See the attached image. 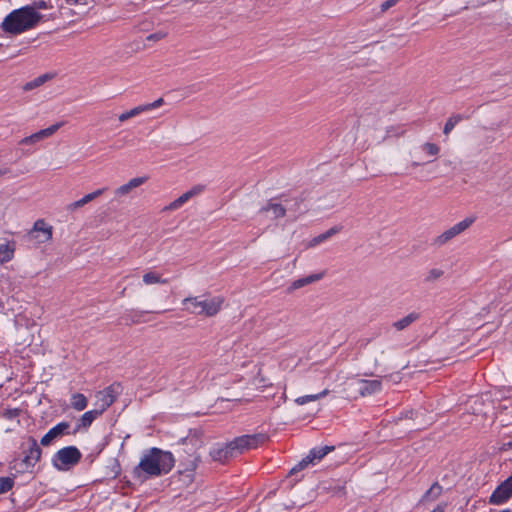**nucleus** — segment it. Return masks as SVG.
<instances>
[{"label": "nucleus", "mask_w": 512, "mask_h": 512, "mask_svg": "<svg viewBox=\"0 0 512 512\" xmlns=\"http://www.w3.org/2000/svg\"><path fill=\"white\" fill-rule=\"evenodd\" d=\"M174 457L171 452L163 451L159 448H151L146 451L139 464L134 468L133 473L138 478L142 476L158 477L167 474L174 466Z\"/></svg>", "instance_id": "obj_1"}, {"label": "nucleus", "mask_w": 512, "mask_h": 512, "mask_svg": "<svg viewBox=\"0 0 512 512\" xmlns=\"http://www.w3.org/2000/svg\"><path fill=\"white\" fill-rule=\"evenodd\" d=\"M42 15L34 7L25 6L10 12L2 21L0 28L8 34L17 35L34 28Z\"/></svg>", "instance_id": "obj_2"}, {"label": "nucleus", "mask_w": 512, "mask_h": 512, "mask_svg": "<svg viewBox=\"0 0 512 512\" xmlns=\"http://www.w3.org/2000/svg\"><path fill=\"white\" fill-rule=\"evenodd\" d=\"M225 299L223 296H212L205 293L198 296H188L182 300L183 310L189 314L202 317H214L223 307Z\"/></svg>", "instance_id": "obj_3"}, {"label": "nucleus", "mask_w": 512, "mask_h": 512, "mask_svg": "<svg viewBox=\"0 0 512 512\" xmlns=\"http://www.w3.org/2000/svg\"><path fill=\"white\" fill-rule=\"evenodd\" d=\"M266 434L257 433L251 435H242L236 437L230 442V449H233L234 455L242 454L251 449H255L267 441Z\"/></svg>", "instance_id": "obj_4"}, {"label": "nucleus", "mask_w": 512, "mask_h": 512, "mask_svg": "<svg viewBox=\"0 0 512 512\" xmlns=\"http://www.w3.org/2000/svg\"><path fill=\"white\" fill-rule=\"evenodd\" d=\"M27 444L28 448L25 451V456L19 463L20 468H17L16 462L10 467L11 469H15L17 472L30 471L41 458L42 451L37 441L30 437Z\"/></svg>", "instance_id": "obj_5"}, {"label": "nucleus", "mask_w": 512, "mask_h": 512, "mask_svg": "<svg viewBox=\"0 0 512 512\" xmlns=\"http://www.w3.org/2000/svg\"><path fill=\"white\" fill-rule=\"evenodd\" d=\"M81 459V452L75 446L60 449L53 457V465L58 470H67Z\"/></svg>", "instance_id": "obj_6"}, {"label": "nucleus", "mask_w": 512, "mask_h": 512, "mask_svg": "<svg viewBox=\"0 0 512 512\" xmlns=\"http://www.w3.org/2000/svg\"><path fill=\"white\" fill-rule=\"evenodd\" d=\"M475 221V218L467 217L463 219L462 221L456 223L449 229L445 230L441 234H439L437 237L434 238L433 244L436 246H443L449 241H451L453 238L458 236L459 234L466 231Z\"/></svg>", "instance_id": "obj_7"}, {"label": "nucleus", "mask_w": 512, "mask_h": 512, "mask_svg": "<svg viewBox=\"0 0 512 512\" xmlns=\"http://www.w3.org/2000/svg\"><path fill=\"white\" fill-rule=\"evenodd\" d=\"M118 388L119 385H110L96 393L95 406L101 415L116 401Z\"/></svg>", "instance_id": "obj_8"}, {"label": "nucleus", "mask_w": 512, "mask_h": 512, "mask_svg": "<svg viewBox=\"0 0 512 512\" xmlns=\"http://www.w3.org/2000/svg\"><path fill=\"white\" fill-rule=\"evenodd\" d=\"M63 124H64V122H58V123H55L45 129H41L29 136L22 138L19 141V144L33 146V145L37 144L38 142L51 137L54 133H56L58 131V129L60 127L63 126Z\"/></svg>", "instance_id": "obj_9"}, {"label": "nucleus", "mask_w": 512, "mask_h": 512, "mask_svg": "<svg viewBox=\"0 0 512 512\" xmlns=\"http://www.w3.org/2000/svg\"><path fill=\"white\" fill-rule=\"evenodd\" d=\"M52 235L53 227L48 225L43 219L36 220L29 231V236L37 239L38 243L49 242L52 239Z\"/></svg>", "instance_id": "obj_10"}, {"label": "nucleus", "mask_w": 512, "mask_h": 512, "mask_svg": "<svg viewBox=\"0 0 512 512\" xmlns=\"http://www.w3.org/2000/svg\"><path fill=\"white\" fill-rule=\"evenodd\" d=\"M512 497V475L502 482L491 494L489 502L499 505Z\"/></svg>", "instance_id": "obj_11"}, {"label": "nucleus", "mask_w": 512, "mask_h": 512, "mask_svg": "<svg viewBox=\"0 0 512 512\" xmlns=\"http://www.w3.org/2000/svg\"><path fill=\"white\" fill-rule=\"evenodd\" d=\"M334 449L333 446H324L321 448L312 449L309 454L303 458L293 469L292 472L302 470L307 467L309 464H313L316 460H321L325 455L331 452Z\"/></svg>", "instance_id": "obj_12"}, {"label": "nucleus", "mask_w": 512, "mask_h": 512, "mask_svg": "<svg viewBox=\"0 0 512 512\" xmlns=\"http://www.w3.org/2000/svg\"><path fill=\"white\" fill-rule=\"evenodd\" d=\"M148 180L147 176L135 177L130 179L127 183L120 185L114 190V195L116 198H123L132 193V191L141 185H143Z\"/></svg>", "instance_id": "obj_13"}, {"label": "nucleus", "mask_w": 512, "mask_h": 512, "mask_svg": "<svg viewBox=\"0 0 512 512\" xmlns=\"http://www.w3.org/2000/svg\"><path fill=\"white\" fill-rule=\"evenodd\" d=\"M16 251V242L14 240L4 239L0 242V265L13 260Z\"/></svg>", "instance_id": "obj_14"}, {"label": "nucleus", "mask_w": 512, "mask_h": 512, "mask_svg": "<svg viewBox=\"0 0 512 512\" xmlns=\"http://www.w3.org/2000/svg\"><path fill=\"white\" fill-rule=\"evenodd\" d=\"M210 455L214 461L225 462L235 457L233 449H230V442L224 446H217L211 449Z\"/></svg>", "instance_id": "obj_15"}, {"label": "nucleus", "mask_w": 512, "mask_h": 512, "mask_svg": "<svg viewBox=\"0 0 512 512\" xmlns=\"http://www.w3.org/2000/svg\"><path fill=\"white\" fill-rule=\"evenodd\" d=\"M106 190V188H100V189H97L89 194H86L84 197H82L81 199L73 202V203H70L68 206H67V210L68 211H75L81 207H83L84 205H86L87 203L93 201L94 199H96L97 197L101 196L104 191Z\"/></svg>", "instance_id": "obj_16"}, {"label": "nucleus", "mask_w": 512, "mask_h": 512, "mask_svg": "<svg viewBox=\"0 0 512 512\" xmlns=\"http://www.w3.org/2000/svg\"><path fill=\"white\" fill-rule=\"evenodd\" d=\"M286 207L281 203L270 200L260 209V213H272L274 219L282 218L286 215Z\"/></svg>", "instance_id": "obj_17"}, {"label": "nucleus", "mask_w": 512, "mask_h": 512, "mask_svg": "<svg viewBox=\"0 0 512 512\" xmlns=\"http://www.w3.org/2000/svg\"><path fill=\"white\" fill-rule=\"evenodd\" d=\"M359 392L362 396L371 395L381 390L382 384L378 379L375 380H360Z\"/></svg>", "instance_id": "obj_18"}, {"label": "nucleus", "mask_w": 512, "mask_h": 512, "mask_svg": "<svg viewBox=\"0 0 512 512\" xmlns=\"http://www.w3.org/2000/svg\"><path fill=\"white\" fill-rule=\"evenodd\" d=\"M100 416L101 414L96 408L85 412L78 420L75 432L89 428L93 421Z\"/></svg>", "instance_id": "obj_19"}, {"label": "nucleus", "mask_w": 512, "mask_h": 512, "mask_svg": "<svg viewBox=\"0 0 512 512\" xmlns=\"http://www.w3.org/2000/svg\"><path fill=\"white\" fill-rule=\"evenodd\" d=\"M142 282L146 286H151L157 284L166 285L169 281L168 279L163 278L161 273L150 269L145 271L142 275Z\"/></svg>", "instance_id": "obj_20"}, {"label": "nucleus", "mask_w": 512, "mask_h": 512, "mask_svg": "<svg viewBox=\"0 0 512 512\" xmlns=\"http://www.w3.org/2000/svg\"><path fill=\"white\" fill-rule=\"evenodd\" d=\"M442 492H443L442 486L438 482H435L422 496V498L420 499V503L425 504V503L433 502L441 496Z\"/></svg>", "instance_id": "obj_21"}, {"label": "nucleus", "mask_w": 512, "mask_h": 512, "mask_svg": "<svg viewBox=\"0 0 512 512\" xmlns=\"http://www.w3.org/2000/svg\"><path fill=\"white\" fill-rule=\"evenodd\" d=\"M420 317V314L417 312H411L404 316L403 318L395 321L392 326L397 330L401 331L406 329L408 326H410L412 323L417 321Z\"/></svg>", "instance_id": "obj_22"}, {"label": "nucleus", "mask_w": 512, "mask_h": 512, "mask_svg": "<svg viewBox=\"0 0 512 512\" xmlns=\"http://www.w3.org/2000/svg\"><path fill=\"white\" fill-rule=\"evenodd\" d=\"M339 231H340V228L337 226H334V227L328 229L326 232L319 234L318 236L311 239L310 242L308 243V247L311 248V247H315V246L319 245L320 243L326 241L333 235L337 234Z\"/></svg>", "instance_id": "obj_23"}, {"label": "nucleus", "mask_w": 512, "mask_h": 512, "mask_svg": "<svg viewBox=\"0 0 512 512\" xmlns=\"http://www.w3.org/2000/svg\"><path fill=\"white\" fill-rule=\"evenodd\" d=\"M322 278V274H312L292 282L290 290H297Z\"/></svg>", "instance_id": "obj_24"}, {"label": "nucleus", "mask_w": 512, "mask_h": 512, "mask_svg": "<svg viewBox=\"0 0 512 512\" xmlns=\"http://www.w3.org/2000/svg\"><path fill=\"white\" fill-rule=\"evenodd\" d=\"M88 401L84 394L74 393L71 396V406L77 411H83L87 407Z\"/></svg>", "instance_id": "obj_25"}, {"label": "nucleus", "mask_w": 512, "mask_h": 512, "mask_svg": "<svg viewBox=\"0 0 512 512\" xmlns=\"http://www.w3.org/2000/svg\"><path fill=\"white\" fill-rule=\"evenodd\" d=\"M190 196L188 192L183 193L177 199L172 201L169 205L164 207L163 211H172L179 209L182 205H184L188 200H190Z\"/></svg>", "instance_id": "obj_26"}, {"label": "nucleus", "mask_w": 512, "mask_h": 512, "mask_svg": "<svg viewBox=\"0 0 512 512\" xmlns=\"http://www.w3.org/2000/svg\"><path fill=\"white\" fill-rule=\"evenodd\" d=\"M420 149L428 156L432 158H436L440 152V147L431 142H425L420 146Z\"/></svg>", "instance_id": "obj_27"}, {"label": "nucleus", "mask_w": 512, "mask_h": 512, "mask_svg": "<svg viewBox=\"0 0 512 512\" xmlns=\"http://www.w3.org/2000/svg\"><path fill=\"white\" fill-rule=\"evenodd\" d=\"M48 79H49V76L47 74L41 75V76L35 78L34 80L27 82L24 85L23 89L25 91L32 90V89L37 88V87L41 86L42 84H44Z\"/></svg>", "instance_id": "obj_28"}, {"label": "nucleus", "mask_w": 512, "mask_h": 512, "mask_svg": "<svg viewBox=\"0 0 512 512\" xmlns=\"http://www.w3.org/2000/svg\"><path fill=\"white\" fill-rule=\"evenodd\" d=\"M461 120V115H453L449 117L444 125L443 133L448 135Z\"/></svg>", "instance_id": "obj_29"}, {"label": "nucleus", "mask_w": 512, "mask_h": 512, "mask_svg": "<svg viewBox=\"0 0 512 512\" xmlns=\"http://www.w3.org/2000/svg\"><path fill=\"white\" fill-rule=\"evenodd\" d=\"M69 428V423L67 422H61L58 423L56 426L51 428L49 431L55 438H58L59 436L65 434Z\"/></svg>", "instance_id": "obj_30"}, {"label": "nucleus", "mask_w": 512, "mask_h": 512, "mask_svg": "<svg viewBox=\"0 0 512 512\" xmlns=\"http://www.w3.org/2000/svg\"><path fill=\"white\" fill-rule=\"evenodd\" d=\"M443 273H444L443 270H441L439 268L430 269L426 274L425 282H428V283L434 282V281L438 280L439 278H441L443 276Z\"/></svg>", "instance_id": "obj_31"}, {"label": "nucleus", "mask_w": 512, "mask_h": 512, "mask_svg": "<svg viewBox=\"0 0 512 512\" xmlns=\"http://www.w3.org/2000/svg\"><path fill=\"white\" fill-rule=\"evenodd\" d=\"M14 481L11 477H0V494L6 493L12 489Z\"/></svg>", "instance_id": "obj_32"}, {"label": "nucleus", "mask_w": 512, "mask_h": 512, "mask_svg": "<svg viewBox=\"0 0 512 512\" xmlns=\"http://www.w3.org/2000/svg\"><path fill=\"white\" fill-rule=\"evenodd\" d=\"M166 36H167V32H165V31H157L155 33L149 34L146 37V40L147 41H151V42H158V41L164 39Z\"/></svg>", "instance_id": "obj_33"}, {"label": "nucleus", "mask_w": 512, "mask_h": 512, "mask_svg": "<svg viewBox=\"0 0 512 512\" xmlns=\"http://www.w3.org/2000/svg\"><path fill=\"white\" fill-rule=\"evenodd\" d=\"M316 400H318V396H316V394H311V395H305V396L298 397L295 399V402L298 405H304L308 402L316 401Z\"/></svg>", "instance_id": "obj_34"}, {"label": "nucleus", "mask_w": 512, "mask_h": 512, "mask_svg": "<svg viewBox=\"0 0 512 512\" xmlns=\"http://www.w3.org/2000/svg\"><path fill=\"white\" fill-rule=\"evenodd\" d=\"M126 112H127L128 117H129V119H130V118L136 117V116H138L139 114H141V113H143V112H146V111H145L144 106H143V104H142V105H138V106H136V107H134V108H132V109H130V110H128V111H126Z\"/></svg>", "instance_id": "obj_35"}, {"label": "nucleus", "mask_w": 512, "mask_h": 512, "mask_svg": "<svg viewBox=\"0 0 512 512\" xmlns=\"http://www.w3.org/2000/svg\"><path fill=\"white\" fill-rule=\"evenodd\" d=\"M163 103H164L163 98H158L157 100H155L152 103L143 104V106H144L145 111L147 112V111H150V110L160 107Z\"/></svg>", "instance_id": "obj_36"}, {"label": "nucleus", "mask_w": 512, "mask_h": 512, "mask_svg": "<svg viewBox=\"0 0 512 512\" xmlns=\"http://www.w3.org/2000/svg\"><path fill=\"white\" fill-rule=\"evenodd\" d=\"M204 189H205L204 185L198 184V185L193 186L187 192H188L190 198H192L194 196H197V195L201 194L204 191Z\"/></svg>", "instance_id": "obj_37"}, {"label": "nucleus", "mask_w": 512, "mask_h": 512, "mask_svg": "<svg viewBox=\"0 0 512 512\" xmlns=\"http://www.w3.org/2000/svg\"><path fill=\"white\" fill-rule=\"evenodd\" d=\"M198 462H199V457L192 456L191 459L188 460L187 464H185L186 470H189V471L195 470L198 465Z\"/></svg>", "instance_id": "obj_38"}, {"label": "nucleus", "mask_w": 512, "mask_h": 512, "mask_svg": "<svg viewBox=\"0 0 512 512\" xmlns=\"http://www.w3.org/2000/svg\"><path fill=\"white\" fill-rule=\"evenodd\" d=\"M400 0H386L384 1L381 6L380 10L382 13L386 12L391 7L395 6Z\"/></svg>", "instance_id": "obj_39"}, {"label": "nucleus", "mask_w": 512, "mask_h": 512, "mask_svg": "<svg viewBox=\"0 0 512 512\" xmlns=\"http://www.w3.org/2000/svg\"><path fill=\"white\" fill-rule=\"evenodd\" d=\"M54 439H56V438H55V436H53V435L51 434V432H50V431H48V432H47V433H46V434L41 438L40 443H41V445H43V446H48V445H49V444H50Z\"/></svg>", "instance_id": "obj_40"}, {"label": "nucleus", "mask_w": 512, "mask_h": 512, "mask_svg": "<svg viewBox=\"0 0 512 512\" xmlns=\"http://www.w3.org/2000/svg\"><path fill=\"white\" fill-rule=\"evenodd\" d=\"M19 409H8L4 412V416L8 419L16 418L19 415Z\"/></svg>", "instance_id": "obj_41"}, {"label": "nucleus", "mask_w": 512, "mask_h": 512, "mask_svg": "<svg viewBox=\"0 0 512 512\" xmlns=\"http://www.w3.org/2000/svg\"><path fill=\"white\" fill-rule=\"evenodd\" d=\"M30 7H34V10L36 11V9H47V4L45 1L43 0H40V1H35L33 3V5H29Z\"/></svg>", "instance_id": "obj_42"}, {"label": "nucleus", "mask_w": 512, "mask_h": 512, "mask_svg": "<svg viewBox=\"0 0 512 512\" xmlns=\"http://www.w3.org/2000/svg\"><path fill=\"white\" fill-rule=\"evenodd\" d=\"M118 120H119V122H121V123H123V122H125V121L129 120V117H128L127 112L125 111V112H123V113L119 114V116H118Z\"/></svg>", "instance_id": "obj_43"}, {"label": "nucleus", "mask_w": 512, "mask_h": 512, "mask_svg": "<svg viewBox=\"0 0 512 512\" xmlns=\"http://www.w3.org/2000/svg\"><path fill=\"white\" fill-rule=\"evenodd\" d=\"M85 0H65V2L68 4V5H78V4H84Z\"/></svg>", "instance_id": "obj_44"}, {"label": "nucleus", "mask_w": 512, "mask_h": 512, "mask_svg": "<svg viewBox=\"0 0 512 512\" xmlns=\"http://www.w3.org/2000/svg\"><path fill=\"white\" fill-rule=\"evenodd\" d=\"M424 164H425V162H421V161H412V162H411V164H410V167H411V168H417V167H419V166H421V165H424Z\"/></svg>", "instance_id": "obj_45"}, {"label": "nucleus", "mask_w": 512, "mask_h": 512, "mask_svg": "<svg viewBox=\"0 0 512 512\" xmlns=\"http://www.w3.org/2000/svg\"><path fill=\"white\" fill-rule=\"evenodd\" d=\"M328 393H329V390H328V389H325V390H323L322 392H320V393L316 394V396H318V399H320V398H322V397H324V396L328 395Z\"/></svg>", "instance_id": "obj_46"}, {"label": "nucleus", "mask_w": 512, "mask_h": 512, "mask_svg": "<svg viewBox=\"0 0 512 512\" xmlns=\"http://www.w3.org/2000/svg\"><path fill=\"white\" fill-rule=\"evenodd\" d=\"M7 173V170L6 169H1L0 170V177L5 175Z\"/></svg>", "instance_id": "obj_47"}, {"label": "nucleus", "mask_w": 512, "mask_h": 512, "mask_svg": "<svg viewBox=\"0 0 512 512\" xmlns=\"http://www.w3.org/2000/svg\"><path fill=\"white\" fill-rule=\"evenodd\" d=\"M501 512H511V511H509V510H503V511H501Z\"/></svg>", "instance_id": "obj_48"}]
</instances>
